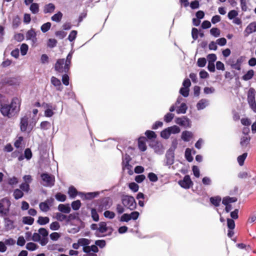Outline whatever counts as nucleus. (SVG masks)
Masks as SVG:
<instances>
[{"instance_id":"obj_18","label":"nucleus","mask_w":256,"mask_h":256,"mask_svg":"<svg viewBox=\"0 0 256 256\" xmlns=\"http://www.w3.org/2000/svg\"><path fill=\"white\" fill-rule=\"evenodd\" d=\"M58 210L60 212L65 214L70 213L71 210L68 204L66 205L64 204H60L58 206Z\"/></svg>"},{"instance_id":"obj_58","label":"nucleus","mask_w":256,"mask_h":256,"mask_svg":"<svg viewBox=\"0 0 256 256\" xmlns=\"http://www.w3.org/2000/svg\"><path fill=\"white\" fill-rule=\"evenodd\" d=\"M104 214L106 218L110 219H112L114 218L115 216V214L113 212H111L110 210L105 211Z\"/></svg>"},{"instance_id":"obj_28","label":"nucleus","mask_w":256,"mask_h":256,"mask_svg":"<svg viewBox=\"0 0 256 256\" xmlns=\"http://www.w3.org/2000/svg\"><path fill=\"white\" fill-rule=\"evenodd\" d=\"M62 17V14L60 12H58L56 14H54L51 18V20L56 22H60Z\"/></svg>"},{"instance_id":"obj_36","label":"nucleus","mask_w":256,"mask_h":256,"mask_svg":"<svg viewBox=\"0 0 256 256\" xmlns=\"http://www.w3.org/2000/svg\"><path fill=\"white\" fill-rule=\"evenodd\" d=\"M247 156H248V154L246 152H244L242 154L238 157V162L240 166H242L244 165V162Z\"/></svg>"},{"instance_id":"obj_8","label":"nucleus","mask_w":256,"mask_h":256,"mask_svg":"<svg viewBox=\"0 0 256 256\" xmlns=\"http://www.w3.org/2000/svg\"><path fill=\"white\" fill-rule=\"evenodd\" d=\"M256 32V22H250L245 28L244 34V37H248L250 34Z\"/></svg>"},{"instance_id":"obj_60","label":"nucleus","mask_w":256,"mask_h":256,"mask_svg":"<svg viewBox=\"0 0 256 256\" xmlns=\"http://www.w3.org/2000/svg\"><path fill=\"white\" fill-rule=\"evenodd\" d=\"M129 188L134 192H136L138 190L139 186L136 183L131 182L129 184Z\"/></svg>"},{"instance_id":"obj_49","label":"nucleus","mask_w":256,"mask_h":256,"mask_svg":"<svg viewBox=\"0 0 256 256\" xmlns=\"http://www.w3.org/2000/svg\"><path fill=\"white\" fill-rule=\"evenodd\" d=\"M210 34L214 37H218L220 35V30L216 28H212L210 30Z\"/></svg>"},{"instance_id":"obj_52","label":"nucleus","mask_w":256,"mask_h":256,"mask_svg":"<svg viewBox=\"0 0 256 256\" xmlns=\"http://www.w3.org/2000/svg\"><path fill=\"white\" fill-rule=\"evenodd\" d=\"M20 50L22 55L24 56L28 52V46L26 44H22L20 46Z\"/></svg>"},{"instance_id":"obj_6","label":"nucleus","mask_w":256,"mask_h":256,"mask_svg":"<svg viewBox=\"0 0 256 256\" xmlns=\"http://www.w3.org/2000/svg\"><path fill=\"white\" fill-rule=\"evenodd\" d=\"M40 177L43 182L44 186L52 187L54 185L55 178L52 174L48 173H42L41 174Z\"/></svg>"},{"instance_id":"obj_11","label":"nucleus","mask_w":256,"mask_h":256,"mask_svg":"<svg viewBox=\"0 0 256 256\" xmlns=\"http://www.w3.org/2000/svg\"><path fill=\"white\" fill-rule=\"evenodd\" d=\"M244 58L243 56H240L236 60V62H234V61H232L230 64V66L232 68L240 70H241V64L243 62Z\"/></svg>"},{"instance_id":"obj_2","label":"nucleus","mask_w":256,"mask_h":256,"mask_svg":"<svg viewBox=\"0 0 256 256\" xmlns=\"http://www.w3.org/2000/svg\"><path fill=\"white\" fill-rule=\"evenodd\" d=\"M122 202L126 208L132 210L136 209V203L132 196L124 195L122 196Z\"/></svg>"},{"instance_id":"obj_61","label":"nucleus","mask_w":256,"mask_h":256,"mask_svg":"<svg viewBox=\"0 0 256 256\" xmlns=\"http://www.w3.org/2000/svg\"><path fill=\"white\" fill-rule=\"evenodd\" d=\"M174 117V114L171 113L166 114L164 117V120L166 122H169L172 120Z\"/></svg>"},{"instance_id":"obj_64","label":"nucleus","mask_w":256,"mask_h":256,"mask_svg":"<svg viewBox=\"0 0 256 256\" xmlns=\"http://www.w3.org/2000/svg\"><path fill=\"white\" fill-rule=\"evenodd\" d=\"M130 220V214H124L120 218L121 222H128Z\"/></svg>"},{"instance_id":"obj_14","label":"nucleus","mask_w":256,"mask_h":256,"mask_svg":"<svg viewBox=\"0 0 256 256\" xmlns=\"http://www.w3.org/2000/svg\"><path fill=\"white\" fill-rule=\"evenodd\" d=\"M176 122L181 126H190V122L188 118L184 116L183 118H178Z\"/></svg>"},{"instance_id":"obj_4","label":"nucleus","mask_w":256,"mask_h":256,"mask_svg":"<svg viewBox=\"0 0 256 256\" xmlns=\"http://www.w3.org/2000/svg\"><path fill=\"white\" fill-rule=\"evenodd\" d=\"M112 205V200L109 197L104 198L98 202L96 209L98 212L110 208Z\"/></svg>"},{"instance_id":"obj_43","label":"nucleus","mask_w":256,"mask_h":256,"mask_svg":"<svg viewBox=\"0 0 256 256\" xmlns=\"http://www.w3.org/2000/svg\"><path fill=\"white\" fill-rule=\"evenodd\" d=\"M40 209L44 212H46L48 211L50 209V206L47 204L46 202H42L40 204Z\"/></svg>"},{"instance_id":"obj_5","label":"nucleus","mask_w":256,"mask_h":256,"mask_svg":"<svg viewBox=\"0 0 256 256\" xmlns=\"http://www.w3.org/2000/svg\"><path fill=\"white\" fill-rule=\"evenodd\" d=\"M256 92L255 90L252 88H250L248 93V102L250 108L254 112H256Z\"/></svg>"},{"instance_id":"obj_56","label":"nucleus","mask_w":256,"mask_h":256,"mask_svg":"<svg viewBox=\"0 0 256 256\" xmlns=\"http://www.w3.org/2000/svg\"><path fill=\"white\" fill-rule=\"evenodd\" d=\"M238 15V12L236 10H232L228 13V16L229 19L232 20L235 18Z\"/></svg>"},{"instance_id":"obj_29","label":"nucleus","mask_w":256,"mask_h":256,"mask_svg":"<svg viewBox=\"0 0 256 256\" xmlns=\"http://www.w3.org/2000/svg\"><path fill=\"white\" fill-rule=\"evenodd\" d=\"M50 219L48 217L39 216L37 222L40 225H44L48 223Z\"/></svg>"},{"instance_id":"obj_63","label":"nucleus","mask_w":256,"mask_h":256,"mask_svg":"<svg viewBox=\"0 0 256 256\" xmlns=\"http://www.w3.org/2000/svg\"><path fill=\"white\" fill-rule=\"evenodd\" d=\"M96 246H98L100 248H104L106 245V241L104 240H96L95 242Z\"/></svg>"},{"instance_id":"obj_9","label":"nucleus","mask_w":256,"mask_h":256,"mask_svg":"<svg viewBox=\"0 0 256 256\" xmlns=\"http://www.w3.org/2000/svg\"><path fill=\"white\" fill-rule=\"evenodd\" d=\"M178 183L182 188H189L192 184V181L190 176L188 175H186L184 176L183 180H180Z\"/></svg>"},{"instance_id":"obj_21","label":"nucleus","mask_w":256,"mask_h":256,"mask_svg":"<svg viewBox=\"0 0 256 256\" xmlns=\"http://www.w3.org/2000/svg\"><path fill=\"white\" fill-rule=\"evenodd\" d=\"M208 100L206 99L200 100L196 104L197 109L198 110L204 109L208 105Z\"/></svg>"},{"instance_id":"obj_33","label":"nucleus","mask_w":256,"mask_h":256,"mask_svg":"<svg viewBox=\"0 0 256 256\" xmlns=\"http://www.w3.org/2000/svg\"><path fill=\"white\" fill-rule=\"evenodd\" d=\"M185 158L188 162L193 160V157L192 156V151L190 148H187L185 151Z\"/></svg>"},{"instance_id":"obj_40","label":"nucleus","mask_w":256,"mask_h":256,"mask_svg":"<svg viewBox=\"0 0 256 256\" xmlns=\"http://www.w3.org/2000/svg\"><path fill=\"white\" fill-rule=\"evenodd\" d=\"M56 218L60 222H62L64 220L66 221L67 216L64 215L61 212H57L56 214Z\"/></svg>"},{"instance_id":"obj_13","label":"nucleus","mask_w":256,"mask_h":256,"mask_svg":"<svg viewBox=\"0 0 256 256\" xmlns=\"http://www.w3.org/2000/svg\"><path fill=\"white\" fill-rule=\"evenodd\" d=\"M51 83L56 88V89L58 91H62L63 86L62 85L61 82L58 78L52 76L51 78Z\"/></svg>"},{"instance_id":"obj_3","label":"nucleus","mask_w":256,"mask_h":256,"mask_svg":"<svg viewBox=\"0 0 256 256\" xmlns=\"http://www.w3.org/2000/svg\"><path fill=\"white\" fill-rule=\"evenodd\" d=\"M70 68V66L65 62L64 58L58 60L54 65L55 70L59 73L67 74Z\"/></svg>"},{"instance_id":"obj_53","label":"nucleus","mask_w":256,"mask_h":256,"mask_svg":"<svg viewBox=\"0 0 256 256\" xmlns=\"http://www.w3.org/2000/svg\"><path fill=\"white\" fill-rule=\"evenodd\" d=\"M227 226L229 229L234 230L235 228V222L231 218H227Z\"/></svg>"},{"instance_id":"obj_19","label":"nucleus","mask_w":256,"mask_h":256,"mask_svg":"<svg viewBox=\"0 0 256 256\" xmlns=\"http://www.w3.org/2000/svg\"><path fill=\"white\" fill-rule=\"evenodd\" d=\"M192 137V132L189 131H184L182 134V138L184 142H189L190 139Z\"/></svg>"},{"instance_id":"obj_30","label":"nucleus","mask_w":256,"mask_h":256,"mask_svg":"<svg viewBox=\"0 0 256 256\" xmlns=\"http://www.w3.org/2000/svg\"><path fill=\"white\" fill-rule=\"evenodd\" d=\"M250 138L249 136H242L240 139V144L242 147H246L250 143Z\"/></svg>"},{"instance_id":"obj_26","label":"nucleus","mask_w":256,"mask_h":256,"mask_svg":"<svg viewBox=\"0 0 256 256\" xmlns=\"http://www.w3.org/2000/svg\"><path fill=\"white\" fill-rule=\"evenodd\" d=\"M30 10L33 14H36L39 12V5L37 3H32L30 6Z\"/></svg>"},{"instance_id":"obj_51","label":"nucleus","mask_w":256,"mask_h":256,"mask_svg":"<svg viewBox=\"0 0 256 256\" xmlns=\"http://www.w3.org/2000/svg\"><path fill=\"white\" fill-rule=\"evenodd\" d=\"M206 63V59L204 58H199L197 62V64L199 67H204Z\"/></svg>"},{"instance_id":"obj_44","label":"nucleus","mask_w":256,"mask_h":256,"mask_svg":"<svg viewBox=\"0 0 256 256\" xmlns=\"http://www.w3.org/2000/svg\"><path fill=\"white\" fill-rule=\"evenodd\" d=\"M37 248V244L32 242H28L26 245V248L29 250L33 251L36 250Z\"/></svg>"},{"instance_id":"obj_12","label":"nucleus","mask_w":256,"mask_h":256,"mask_svg":"<svg viewBox=\"0 0 256 256\" xmlns=\"http://www.w3.org/2000/svg\"><path fill=\"white\" fill-rule=\"evenodd\" d=\"M146 138L144 136H141L138 139V148L142 152H144L147 148L146 146Z\"/></svg>"},{"instance_id":"obj_1","label":"nucleus","mask_w":256,"mask_h":256,"mask_svg":"<svg viewBox=\"0 0 256 256\" xmlns=\"http://www.w3.org/2000/svg\"><path fill=\"white\" fill-rule=\"evenodd\" d=\"M21 100L17 97L12 98L10 104H0V112L4 116L11 118L20 110Z\"/></svg>"},{"instance_id":"obj_27","label":"nucleus","mask_w":256,"mask_h":256,"mask_svg":"<svg viewBox=\"0 0 256 256\" xmlns=\"http://www.w3.org/2000/svg\"><path fill=\"white\" fill-rule=\"evenodd\" d=\"M254 75V72L252 70H250L244 74L242 78L244 80H248L252 78Z\"/></svg>"},{"instance_id":"obj_59","label":"nucleus","mask_w":256,"mask_h":256,"mask_svg":"<svg viewBox=\"0 0 256 256\" xmlns=\"http://www.w3.org/2000/svg\"><path fill=\"white\" fill-rule=\"evenodd\" d=\"M208 62L214 63L216 60V56L214 54H209L207 56Z\"/></svg>"},{"instance_id":"obj_55","label":"nucleus","mask_w":256,"mask_h":256,"mask_svg":"<svg viewBox=\"0 0 256 256\" xmlns=\"http://www.w3.org/2000/svg\"><path fill=\"white\" fill-rule=\"evenodd\" d=\"M50 228L52 230H56L60 228V225L58 222H54L50 224Z\"/></svg>"},{"instance_id":"obj_46","label":"nucleus","mask_w":256,"mask_h":256,"mask_svg":"<svg viewBox=\"0 0 256 256\" xmlns=\"http://www.w3.org/2000/svg\"><path fill=\"white\" fill-rule=\"evenodd\" d=\"M170 134L168 128L162 131L160 133L161 136L166 139L170 137Z\"/></svg>"},{"instance_id":"obj_24","label":"nucleus","mask_w":256,"mask_h":256,"mask_svg":"<svg viewBox=\"0 0 256 256\" xmlns=\"http://www.w3.org/2000/svg\"><path fill=\"white\" fill-rule=\"evenodd\" d=\"M68 193L71 198H74L78 194L76 189L74 186L69 187Z\"/></svg>"},{"instance_id":"obj_38","label":"nucleus","mask_w":256,"mask_h":256,"mask_svg":"<svg viewBox=\"0 0 256 256\" xmlns=\"http://www.w3.org/2000/svg\"><path fill=\"white\" fill-rule=\"evenodd\" d=\"M188 108L185 103H182L180 106L176 110L178 114H185Z\"/></svg>"},{"instance_id":"obj_16","label":"nucleus","mask_w":256,"mask_h":256,"mask_svg":"<svg viewBox=\"0 0 256 256\" xmlns=\"http://www.w3.org/2000/svg\"><path fill=\"white\" fill-rule=\"evenodd\" d=\"M79 194L82 198L83 196H84V199L86 200H92L94 198H96L97 196L98 195V192H88L86 194H84L82 192H80Z\"/></svg>"},{"instance_id":"obj_34","label":"nucleus","mask_w":256,"mask_h":256,"mask_svg":"<svg viewBox=\"0 0 256 256\" xmlns=\"http://www.w3.org/2000/svg\"><path fill=\"white\" fill-rule=\"evenodd\" d=\"M145 135L149 140L155 139L156 138V133L154 131L150 130H147L145 132Z\"/></svg>"},{"instance_id":"obj_23","label":"nucleus","mask_w":256,"mask_h":256,"mask_svg":"<svg viewBox=\"0 0 256 256\" xmlns=\"http://www.w3.org/2000/svg\"><path fill=\"white\" fill-rule=\"evenodd\" d=\"M237 201V198L235 197L226 196L223 198L222 203L224 205H227L230 203L234 202Z\"/></svg>"},{"instance_id":"obj_54","label":"nucleus","mask_w":256,"mask_h":256,"mask_svg":"<svg viewBox=\"0 0 256 256\" xmlns=\"http://www.w3.org/2000/svg\"><path fill=\"white\" fill-rule=\"evenodd\" d=\"M150 180L152 182H156L158 180L157 176L154 172H150L148 176Z\"/></svg>"},{"instance_id":"obj_50","label":"nucleus","mask_w":256,"mask_h":256,"mask_svg":"<svg viewBox=\"0 0 256 256\" xmlns=\"http://www.w3.org/2000/svg\"><path fill=\"white\" fill-rule=\"evenodd\" d=\"M189 88L182 87L180 88V93L184 97H188L189 94Z\"/></svg>"},{"instance_id":"obj_62","label":"nucleus","mask_w":256,"mask_h":256,"mask_svg":"<svg viewBox=\"0 0 256 256\" xmlns=\"http://www.w3.org/2000/svg\"><path fill=\"white\" fill-rule=\"evenodd\" d=\"M252 176L250 173L246 172H240L238 174V177L240 178H246L248 177H250Z\"/></svg>"},{"instance_id":"obj_48","label":"nucleus","mask_w":256,"mask_h":256,"mask_svg":"<svg viewBox=\"0 0 256 256\" xmlns=\"http://www.w3.org/2000/svg\"><path fill=\"white\" fill-rule=\"evenodd\" d=\"M76 35H77V31L75 30H72L70 32V34L68 36V40L70 42L74 41L76 39Z\"/></svg>"},{"instance_id":"obj_57","label":"nucleus","mask_w":256,"mask_h":256,"mask_svg":"<svg viewBox=\"0 0 256 256\" xmlns=\"http://www.w3.org/2000/svg\"><path fill=\"white\" fill-rule=\"evenodd\" d=\"M40 128L42 130H48L50 126V124L48 121H44L40 123Z\"/></svg>"},{"instance_id":"obj_42","label":"nucleus","mask_w":256,"mask_h":256,"mask_svg":"<svg viewBox=\"0 0 256 256\" xmlns=\"http://www.w3.org/2000/svg\"><path fill=\"white\" fill-rule=\"evenodd\" d=\"M71 205L72 208L74 210H76L80 208L81 206V202L80 200H76L72 202Z\"/></svg>"},{"instance_id":"obj_7","label":"nucleus","mask_w":256,"mask_h":256,"mask_svg":"<svg viewBox=\"0 0 256 256\" xmlns=\"http://www.w3.org/2000/svg\"><path fill=\"white\" fill-rule=\"evenodd\" d=\"M5 202L8 203L9 206L10 205V200L6 198H2L0 200V214L2 216H7L9 212L8 208H6L4 206Z\"/></svg>"},{"instance_id":"obj_37","label":"nucleus","mask_w":256,"mask_h":256,"mask_svg":"<svg viewBox=\"0 0 256 256\" xmlns=\"http://www.w3.org/2000/svg\"><path fill=\"white\" fill-rule=\"evenodd\" d=\"M34 222V218L30 216H24L22 218V222L24 224L32 225Z\"/></svg>"},{"instance_id":"obj_25","label":"nucleus","mask_w":256,"mask_h":256,"mask_svg":"<svg viewBox=\"0 0 256 256\" xmlns=\"http://www.w3.org/2000/svg\"><path fill=\"white\" fill-rule=\"evenodd\" d=\"M54 196L58 202H64L66 200V195L60 192H57Z\"/></svg>"},{"instance_id":"obj_47","label":"nucleus","mask_w":256,"mask_h":256,"mask_svg":"<svg viewBox=\"0 0 256 256\" xmlns=\"http://www.w3.org/2000/svg\"><path fill=\"white\" fill-rule=\"evenodd\" d=\"M170 134H178L180 132V128L176 126H174L168 128Z\"/></svg>"},{"instance_id":"obj_20","label":"nucleus","mask_w":256,"mask_h":256,"mask_svg":"<svg viewBox=\"0 0 256 256\" xmlns=\"http://www.w3.org/2000/svg\"><path fill=\"white\" fill-rule=\"evenodd\" d=\"M46 105V106L48 108L44 112V116L46 117H51L52 116L54 112L52 110V106L48 104L44 103L43 105Z\"/></svg>"},{"instance_id":"obj_17","label":"nucleus","mask_w":256,"mask_h":256,"mask_svg":"<svg viewBox=\"0 0 256 256\" xmlns=\"http://www.w3.org/2000/svg\"><path fill=\"white\" fill-rule=\"evenodd\" d=\"M56 8V6L54 4L52 3H49L46 4L44 7V14L52 13Z\"/></svg>"},{"instance_id":"obj_15","label":"nucleus","mask_w":256,"mask_h":256,"mask_svg":"<svg viewBox=\"0 0 256 256\" xmlns=\"http://www.w3.org/2000/svg\"><path fill=\"white\" fill-rule=\"evenodd\" d=\"M28 118L27 116H24L21 118L20 122V130L22 132L26 131L28 126Z\"/></svg>"},{"instance_id":"obj_35","label":"nucleus","mask_w":256,"mask_h":256,"mask_svg":"<svg viewBox=\"0 0 256 256\" xmlns=\"http://www.w3.org/2000/svg\"><path fill=\"white\" fill-rule=\"evenodd\" d=\"M14 81L12 78H6L3 79L2 81V85L12 86L14 84Z\"/></svg>"},{"instance_id":"obj_10","label":"nucleus","mask_w":256,"mask_h":256,"mask_svg":"<svg viewBox=\"0 0 256 256\" xmlns=\"http://www.w3.org/2000/svg\"><path fill=\"white\" fill-rule=\"evenodd\" d=\"M27 40H31L33 44L37 42L36 34L34 29L31 28L28 30L26 34Z\"/></svg>"},{"instance_id":"obj_22","label":"nucleus","mask_w":256,"mask_h":256,"mask_svg":"<svg viewBox=\"0 0 256 256\" xmlns=\"http://www.w3.org/2000/svg\"><path fill=\"white\" fill-rule=\"evenodd\" d=\"M210 200L212 204L215 206H218L222 200V198L220 196H216L211 197L210 199Z\"/></svg>"},{"instance_id":"obj_39","label":"nucleus","mask_w":256,"mask_h":256,"mask_svg":"<svg viewBox=\"0 0 256 256\" xmlns=\"http://www.w3.org/2000/svg\"><path fill=\"white\" fill-rule=\"evenodd\" d=\"M52 24L50 22H47L43 24L40 28L41 30L45 33L47 32L50 28Z\"/></svg>"},{"instance_id":"obj_41","label":"nucleus","mask_w":256,"mask_h":256,"mask_svg":"<svg viewBox=\"0 0 256 256\" xmlns=\"http://www.w3.org/2000/svg\"><path fill=\"white\" fill-rule=\"evenodd\" d=\"M91 216L93 220L95 222H98L99 220V216L96 208H92L91 210Z\"/></svg>"},{"instance_id":"obj_45","label":"nucleus","mask_w":256,"mask_h":256,"mask_svg":"<svg viewBox=\"0 0 256 256\" xmlns=\"http://www.w3.org/2000/svg\"><path fill=\"white\" fill-rule=\"evenodd\" d=\"M78 244L82 246H86L90 244V240L85 238H81L78 240Z\"/></svg>"},{"instance_id":"obj_32","label":"nucleus","mask_w":256,"mask_h":256,"mask_svg":"<svg viewBox=\"0 0 256 256\" xmlns=\"http://www.w3.org/2000/svg\"><path fill=\"white\" fill-rule=\"evenodd\" d=\"M13 195L16 200H18L24 196V193L22 190L16 188L14 190Z\"/></svg>"},{"instance_id":"obj_31","label":"nucleus","mask_w":256,"mask_h":256,"mask_svg":"<svg viewBox=\"0 0 256 256\" xmlns=\"http://www.w3.org/2000/svg\"><path fill=\"white\" fill-rule=\"evenodd\" d=\"M108 230L106 226V222H101L99 223V228H98V230L101 233H104Z\"/></svg>"}]
</instances>
